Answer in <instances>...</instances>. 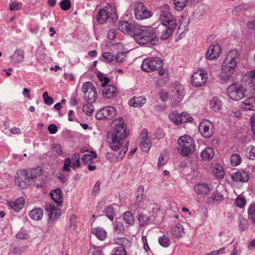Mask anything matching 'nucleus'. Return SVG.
I'll list each match as a JSON object with an SVG mask.
<instances>
[{
  "instance_id": "20e7f679",
  "label": "nucleus",
  "mask_w": 255,
  "mask_h": 255,
  "mask_svg": "<svg viewBox=\"0 0 255 255\" xmlns=\"http://www.w3.org/2000/svg\"><path fill=\"white\" fill-rule=\"evenodd\" d=\"M178 150L183 156H188L192 153L195 149L194 141L188 135H184L178 139Z\"/></svg>"
},
{
  "instance_id": "49530a36",
  "label": "nucleus",
  "mask_w": 255,
  "mask_h": 255,
  "mask_svg": "<svg viewBox=\"0 0 255 255\" xmlns=\"http://www.w3.org/2000/svg\"><path fill=\"white\" fill-rule=\"evenodd\" d=\"M246 156L250 159H255V146H251L247 149Z\"/></svg>"
},
{
  "instance_id": "c756f323",
  "label": "nucleus",
  "mask_w": 255,
  "mask_h": 255,
  "mask_svg": "<svg viewBox=\"0 0 255 255\" xmlns=\"http://www.w3.org/2000/svg\"><path fill=\"white\" fill-rule=\"evenodd\" d=\"M214 151L212 148L207 147L201 153V157L204 160H210L213 158Z\"/></svg>"
},
{
  "instance_id": "052dcab7",
  "label": "nucleus",
  "mask_w": 255,
  "mask_h": 255,
  "mask_svg": "<svg viewBox=\"0 0 255 255\" xmlns=\"http://www.w3.org/2000/svg\"><path fill=\"white\" fill-rule=\"evenodd\" d=\"M98 78L99 80L102 82L101 86L103 87H105L110 82V79L103 75H99Z\"/></svg>"
},
{
  "instance_id": "c85d7f7f",
  "label": "nucleus",
  "mask_w": 255,
  "mask_h": 255,
  "mask_svg": "<svg viewBox=\"0 0 255 255\" xmlns=\"http://www.w3.org/2000/svg\"><path fill=\"white\" fill-rule=\"evenodd\" d=\"M29 216L34 220H40L43 216V211L41 208L34 209L29 212Z\"/></svg>"
},
{
  "instance_id": "9b49d317",
  "label": "nucleus",
  "mask_w": 255,
  "mask_h": 255,
  "mask_svg": "<svg viewBox=\"0 0 255 255\" xmlns=\"http://www.w3.org/2000/svg\"><path fill=\"white\" fill-rule=\"evenodd\" d=\"M207 79V72L204 70L199 69L192 75L191 84L195 87H200L206 84Z\"/></svg>"
},
{
  "instance_id": "4468645a",
  "label": "nucleus",
  "mask_w": 255,
  "mask_h": 255,
  "mask_svg": "<svg viewBox=\"0 0 255 255\" xmlns=\"http://www.w3.org/2000/svg\"><path fill=\"white\" fill-rule=\"evenodd\" d=\"M117 112L116 109L112 106L106 107L101 109L97 114L96 117L98 119L102 118L107 119H112L116 115Z\"/></svg>"
},
{
  "instance_id": "680f3d73",
  "label": "nucleus",
  "mask_w": 255,
  "mask_h": 255,
  "mask_svg": "<svg viewBox=\"0 0 255 255\" xmlns=\"http://www.w3.org/2000/svg\"><path fill=\"white\" fill-rule=\"evenodd\" d=\"M115 230L118 233H123L125 231V226L124 224L120 222H116Z\"/></svg>"
},
{
  "instance_id": "a211bd4d",
  "label": "nucleus",
  "mask_w": 255,
  "mask_h": 255,
  "mask_svg": "<svg viewBox=\"0 0 255 255\" xmlns=\"http://www.w3.org/2000/svg\"><path fill=\"white\" fill-rule=\"evenodd\" d=\"M220 46L218 44L212 45L209 47L206 55V57L209 60L216 59L221 53Z\"/></svg>"
},
{
  "instance_id": "412c9836",
  "label": "nucleus",
  "mask_w": 255,
  "mask_h": 255,
  "mask_svg": "<svg viewBox=\"0 0 255 255\" xmlns=\"http://www.w3.org/2000/svg\"><path fill=\"white\" fill-rule=\"evenodd\" d=\"M24 57V52L20 49H16L12 56L10 57L11 62L13 64H16L23 62Z\"/></svg>"
},
{
  "instance_id": "0e129e2a",
  "label": "nucleus",
  "mask_w": 255,
  "mask_h": 255,
  "mask_svg": "<svg viewBox=\"0 0 255 255\" xmlns=\"http://www.w3.org/2000/svg\"><path fill=\"white\" fill-rule=\"evenodd\" d=\"M224 199L223 195L221 193H217L212 197V201L214 203L219 202Z\"/></svg>"
},
{
  "instance_id": "f3484780",
  "label": "nucleus",
  "mask_w": 255,
  "mask_h": 255,
  "mask_svg": "<svg viewBox=\"0 0 255 255\" xmlns=\"http://www.w3.org/2000/svg\"><path fill=\"white\" fill-rule=\"evenodd\" d=\"M136 27V26L131 25L128 21H121L119 24V30L125 34H127L132 36Z\"/></svg>"
},
{
  "instance_id": "f03ea898",
  "label": "nucleus",
  "mask_w": 255,
  "mask_h": 255,
  "mask_svg": "<svg viewBox=\"0 0 255 255\" xmlns=\"http://www.w3.org/2000/svg\"><path fill=\"white\" fill-rule=\"evenodd\" d=\"M240 60V53L237 50L234 49L229 51L222 65V80L226 81L231 79Z\"/></svg>"
},
{
  "instance_id": "de8ad7c7",
  "label": "nucleus",
  "mask_w": 255,
  "mask_h": 255,
  "mask_svg": "<svg viewBox=\"0 0 255 255\" xmlns=\"http://www.w3.org/2000/svg\"><path fill=\"white\" fill-rule=\"evenodd\" d=\"M158 242L160 245L163 247H168L170 245V241L166 236L159 237Z\"/></svg>"
},
{
  "instance_id": "e2e57ef3",
  "label": "nucleus",
  "mask_w": 255,
  "mask_h": 255,
  "mask_svg": "<svg viewBox=\"0 0 255 255\" xmlns=\"http://www.w3.org/2000/svg\"><path fill=\"white\" fill-rule=\"evenodd\" d=\"M103 58L105 59V62H110L113 60L114 56L110 52H104L103 54Z\"/></svg>"
},
{
  "instance_id": "6e6d98bb",
  "label": "nucleus",
  "mask_w": 255,
  "mask_h": 255,
  "mask_svg": "<svg viewBox=\"0 0 255 255\" xmlns=\"http://www.w3.org/2000/svg\"><path fill=\"white\" fill-rule=\"evenodd\" d=\"M112 255H127L126 249L122 247H118L114 249Z\"/></svg>"
},
{
  "instance_id": "4c0bfd02",
  "label": "nucleus",
  "mask_w": 255,
  "mask_h": 255,
  "mask_svg": "<svg viewBox=\"0 0 255 255\" xmlns=\"http://www.w3.org/2000/svg\"><path fill=\"white\" fill-rule=\"evenodd\" d=\"M97 156V153L94 151H91L90 153L84 154L82 157V160L85 164L91 163V161L95 159Z\"/></svg>"
},
{
  "instance_id": "dca6fc26",
  "label": "nucleus",
  "mask_w": 255,
  "mask_h": 255,
  "mask_svg": "<svg viewBox=\"0 0 255 255\" xmlns=\"http://www.w3.org/2000/svg\"><path fill=\"white\" fill-rule=\"evenodd\" d=\"M14 183L15 185L21 188H25L30 183L31 180H33L36 176H15Z\"/></svg>"
},
{
  "instance_id": "8fccbe9b",
  "label": "nucleus",
  "mask_w": 255,
  "mask_h": 255,
  "mask_svg": "<svg viewBox=\"0 0 255 255\" xmlns=\"http://www.w3.org/2000/svg\"><path fill=\"white\" fill-rule=\"evenodd\" d=\"M60 8L64 11L69 10L71 6V3L70 0H62L60 2Z\"/></svg>"
},
{
  "instance_id": "09e8293b",
  "label": "nucleus",
  "mask_w": 255,
  "mask_h": 255,
  "mask_svg": "<svg viewBox=\"0 0 255 255\" xmlns=\"http://www.w3.org/2000/svg\"><path fill=\"white\" fill-rule=\"evenodd\" d=\"M90 103L84 105L82 108L83 111L88 116L91 115L94 110L93 106Z\"/></svg>"
},
{
  "instance_id": "ddd939ff",
  "label": "nucleus",
  "mask_w": 255,
  "mask_h": 255,
  "mask_svg": "<svg viewBox=\"0 0 255 255\" xmlns=\"http://www.w3.org/2000/svg\"><path fill=\"white\" fill-rule=\"evenodd\" d=\"M80 156L79 153H75L72 156L71 158H66L64 160L63 170L69 172L70 171V167L74 169L79 167L80 165Z\"/></svg>"
},
{
  "instance_id": "864d4df0",
  "label": "nucleus",
  "mask_w": 255,
  "mask_h": 255,
  "mask_svg": "<svg viewBox=\"0 0 255 255\" xmlns=\"http://www.w3.org/2000/svg\"><path fill=\"white\" fill-rule=\"evenodd\" d=\"M144 193V187L143 186H140L138 188L136 192V201L140 202L142 199V196Z\"/></svg>"
},
{
  "instance_id": "cd10ccee",
  "label": "nucleus",
  "mask_w": 255,
  "mask_h": 255,
  "mask_svg": "<svg viewBox=\"0 0 255 255\" xmlns=\"http://www.w3.org/2000/svg\"><path fill=\"white\" fill-rule=\"evenodd\" d=\"M242 107L246 110L255 111V97L246 100L244 102Z\"/></svg>"
},
{
  "instance_id": "0eeeda50",
  "label": "nucleus",
  "mask_w": 255,
  "mask_h": 255,
  "mask_svg": "<svg viewBox=\"0 0 255 255\" xmlns=\"http://www.w3.org/2000/svg\"><path fill=\"white\" fill-rule=\"evenodd\" d=\"M227 92L231 99L239 101L245 97L246 91L242 86L233 84L228 87Z\"/></svg>"
},
{
  "instance_id": "4be33fe9",
  "label": "nucleus",
  "mask_w": 255,
  "mask_h": 255,
  "mask_svg": "<svg viewBox=\"0 0 255 255\" xmlns=\"http://www.w3.org/2000/svg\"><path fill=\"white\" fill-rule=\"evenodd\" d=\"M50 195L55 203L59 206H61L63 203V194L60 188H57L50 192Z\"/></svg>"
},
{
  "instance_id": "a19ab883",
  "label": "nucleus",
  "mask_w": 255,
  "mask_h": 255,
  "mask_svg": "<svg viewBox=\"0 0 255 255\" xmlns=\"http://www.w3.org/2000/svg\"><path fill=\"white\" fill-rule=\"evenodd\" d=\"M169 120L176 125L181 124V119H180V114L174 111L169 115Z\"/></svg>"
},
{
  "instance_id": "72a5a7b5",
  "label": "nucleus",
  "mask_w": 255,
  "mask_h": 255,
  "mask_svg": "<svg viewBox=\"0 0 255 255\" xmlns=\"http://www.w3.org/2000/svg\"><path fill=\"white\" fill-rule=\"evenodd\" d=\"M123 218L126 223L129 226L133 225L135 219L133 215L129 211L125 212L123 215Z\"/></svg>"
},
{
  "instance_id": "423d86ee",
  "label": "nucleus",
  "mask_w": 255,
  "mask_h": 255,
  "mask_svg": "<svg viewBox=\"0 0 255 255\" xmlns=\"http://www.w3.org/2000/svg\"><path fill=\"white\" fill-rule=\"evenodd\" d=\"M163 65V61L160 58L153 57L144 59L141 68L144 71L151 72L162 68Z\"/></svg>"
},
{
  "instance_id": "603ef678",
  "label": "nucleus",
  "mask_w": 255,
  "mask_h": 255,
  "mask_svg": "<svg viewBox=\"0 0 255 255\" xmlns=\"http://www.w3.org/2000/svg\"><path fill=\"white\" fill-rule=\"evenodd\" d=\"M127 52H119L115 56L116 62L121 63L123 62L127 57Z\"/></svg>"
},
{
  "instance_id": "393cba45",
  "label": "nucleus",
  "mask_w": 255,
  "mask_h": 255,
  "mask_svg": "<svg viewBox=\"0 0 255 255\" xmlns=\"http://www.w3.org/2000/svg\"><path fill=\"white\" fill-rule=\"evenodd\" d=\"M104 87L103 96L105 98L111 99L117 95V90L115 86L109 85Z\"/></svg>"
},
{
  "instance_id": "7c9ffc66",
  "label": "nucleus",
  "mask_w": 255,
  "mask_h": 255,
  "mask_svg": "<svg viewBox=\"0 0 255 255\" xmlns=\"http://www.w3.org/2000/svg\"><path fill=\"white\" fill-rule=\"evenodd\" d=\"M109 18V15L105 9L101 8L97 15V21L99 24H104Z\"/></svg>"
},
{
  "instance_id": "338daca9",
  "label": "nucleus",
  "mask_w": 255,
  "mask_h": 255,
  "mask_svg": "<svg viewBox=\"0 0 255 255\" xmlns=\"http://www.w3.org/2000/svg\"><path fill=\"white\" fill-rule=\"evenodd\" d=\"M49 132L51 134H55L57 132V127L53 124H50L48 128Z\"/></svg>"
},
{
  "instance_id": "1a4fd4ad",
  "label": "nucleus",
  "mask_w": 255,
  "mask_h": 255,
  "mask_svg": "<svg viewBox=\"0 0 255 255\" xmlns=\"http://www.w3.org/2000/svg\"><path fill=\"white\" fill-rule=\"evenodd\" d=\"M157 23H155L153 25V31L156 37H160L161 40L167 39L171 35L172 33L175 29L169 27H166L165 25H157Z\"/></svg>"
},
{
  "instance_id": "39448f33",
  "label": "nucleus",
  "mask_w": 255,
  "mask_h": 255,
  "mask_svg": "<svg viewBox=\"0 0 255 255\" xmlns=\"http://www.w3.org/2000/svg\"><path fill=\"white\" fill-rule=\"evenodd\" d=\"M169 6L165 4L162 10L160 18L158 20L159 25H165L166 27H169L175 29L177 26L176 18L169 12Z\"/></svg>"
},
{
  "instance_id": "6ab92c4d",
  "label": "nucleus",
  "mask_w": 255,
  "mask_h": 255,
  "mask_svg": "<svg viewBox=\"0 0 255 255\" xmlns=\"http://www.w3.org/2000/svg\"><path fill=\"white\" fill-rule=\"evenodd\" d=\"M16 174L20 175H41L42 174L41 167L37 166L30 169H21L17 171Z\"/></svg>"
},
{
  "instance_id": "f257e3e1",
  "label": "nucleus",
  "mask_w": 255,
  "mask_h": 255,
  "mask_svg": "<svg viewBox=\"0 0 255 255\" xmlns=\"http://www.w3.org/2000/svg\"><path fill=\"white\" fill-rule=\"evenodd\" d=\"M127 136V125L124 119L119 118L114 120L112 123V130L108 134V141L112 150L119 149Z\"/></svg>"
},
{
  "instance_id": "774afa93",
  "label": "nucleus",
  "mask_w": 255,
  "mask_h": 255,
  "mask_svg": "<svg viewBox=\"0 0 255 255\" xmlns=\"http://www.w3.org/2000/svg\"><path fill=\"white\" fill-rule=\"evenodd\" d=\"M160 99L163 102H166L168 98V94L164 91H161L159 93Z\"/></svg>"
},
{
  "instance_id": "bf43d9fd",
  "label": "nucleus",
  "mask_w": 255,
  "mask_h": 255,
  "mask_svg": "<svg viewBox=\"0 0 255 255\" xmlns=\"http://www.w3.org/2000/svg\"><path fill=\"white\" fill-rule=\"evenodd\" d=\"M250 169V167H247L245 169H241V170L237 171V172L233 173L231 175L237 176V175H242L243 174L249 175Z\"/></svg>"
},
{
  "instance_id": "37998d69",
  "label": "nucleus",
  "mask_w": 255,
  "mask_h": 255,
  "mask_svg": "<svg viewBox=\"0 0 255 255\" xmlns=\"http://www.w3.org/2000/svg\"><path fill=\"white\" fill-rule=\"evenodd\" d=\"M188 2L187 0H174L175 8L177 11H180L186 6Z\"/></svg>"
},
{
  "instance_id": "f8f14e48",
  "label": "nucleus",
  "mask_w": 255,
  "mask_h": 255,
  "mask_svg": "<svg viewBox=\"0 0 255 255\" xmlns=\"http://www.w3.org/2000/svg\"><path fill=\"white\" fill-rule=\"evenodd\" d=\"M213 124L208 120H203L199 126V131L201 135L206 138H209L213 134Z\"/></svg>"
},
{
  "instance_id": "2f4dec72",
  "label": "nucleus",
  "mask_w": 255,
  "mask_h": 255,
  "mask_svg": "<svg viewBox=\"0 0 255 255\" xmlns=\"http://www.w3.org/2000/svg\"><path fill=\"white\" fill-rule=\"evenodd\" d=\"M238 223L240 232H243L248 230L249 226V223L247 220L242 216H239L238 220Z\"/></svg>"
},
{
  "instance_id": "58836bf2",
  "label": "nucleus",
  "mask_w": 255,
  "mask_h": 255,
  "mask_svg": "<svg viewBox=\"0 0 255 255\" xmlns=\"http://www.w3.org/2000/svg\"><path fill=\"white\" fill-rule=\"evenodd\" d=\"M212 171L215 175H224L225 174L223 166L219 164H215L213 165Z\"/></svg>"
},
{
  "instance_id": "69168bd1",
  "label": "nucleus",
  "mask_w": 255,
  "mask_h": 255,
  "mask_svg": "<svg viewBox=\"0 0 255 255\" xmlns=\"http://www.w3.org/2000/svg\"><path fill=\"white\" fill-rule=\"evenodd\" d=\"M158 74L161 76H164V80L162 83L165 84L167 81V71L165 69H160L158 71Z\"/></svg>"
},
{
  "instance_id": "7ed1b4c3",
  "label": "nucleus",
  "mask_w": 255,
  "mask_h": 255,
  "mask_svg": "<svg viewBox=\"0 0 255 255\" xmlns=\"http://www.w3.org/2000/svg\"><path fill=\"white\" fill-rule=\"evenodd\" d=\"M134 40L139 44L144 45L155 41V35L153 27L136 26L132 35Z\"/></svg>"
},
{
  "instance_id": "4d7b16f0",
  "label": "nucleus",
  "mask_w": 255,
  "mask_h": 255,
  "mask_svg": "<svg viewBox=\"0 0 255 255\" xmlns=\"http://www.w3.org/2000/svg\"><path fill=\"white\" fill-rule=\"evenodd\" d=\"M232 181L234 182L240 181L241 182H246L249 179V176H231Z\"/></svg>"
},
{
  "instance_id": "ea45409f",
  "label": "nucleus",
  "mask_w": 255,
  "mask_h": 255,
  "mask_svg": "<svg viewBox=\"0 0 255 255\" xmlns=\"http://www.w3.org/2000/svg\"><path fill=\"white\" fill-rule=\"evenodd\" d=\"M139 225L140 226H145L150 223L149 217L148 215L141 213L138 217Z\"/></svg>"
},
{
  "instance_id": "bb28decb",
  "label": "nucleus",
  "mask_w": 255,
  "mask_h": 255,
  "mask_svg": "<svg viewBox=\"0 0 255 255\" xmlns=\"http://www.w3.org/2000/svg\"><path fill=\"white\" fill-rule=\"evenodd\" d=\"M146 102V99L141 97H135L130 99L128 104L130 106L134 107H140L142 106Z\"/></svg>"
},
{
  "instance_id": "6e6552de",
  "label": "nucleus",
  "mask_w": 255,
  "mask_h": 255,
  "mask_svg": "<svg viewBox=\"0 0 255 255\" xmlns=\"http://www.w3.org/2000/svg\"><path fill=\"white\" fill-rule=\"evenodd\" d=\"M82 91L85 100L90 103H93L96 100L97 90L92 82H85L83 84Z\"/></svg>"
},
{
  "instance_id": "9d476101",
  "label": "nucleus",
  "mask_w": 255,
  "mask_h": 255,
  "mask_svg": "<svg viewBox=\"0 0 255 255\" xmlns=\"http://www.w3.org/2000/svg\"><path fill=\"white\" fill-rule=\"evenodd\" d=\"M134 15L138 20L148 18L152 15V12L148 10L147 7L141 2H136L134 6Z\"/></svg>"
},
{
  "instance_id": "aec40b11",
  "label": "nucleus",
  "mask_w": 255,
  "mask_h": 255,
  "mask_svg": "<svg viewBox=\"0 0 255 255\" xmlns=\"http://www.w3.org/2000/svg\"><path fill=\"white\" fill-rule=\"evenodd\" d=\"M147 130L145 129H143L141 132V148L143 151H147L151 147V142L149 139L147 138Z\"/></svg>"
},
{
  "instance_id": "13d9d810",
  "label": "nucleus",
  "mask_w": 255,
  "mask_h": 255,
  "mask_svg": "<svg viewBox=\"0 0 255 255\" xmlns=\"http://www.w3.org/2000/svg\"><path fill=\"white\" fill-rule=\"evenodd\" d=\"M180 119H182V121H181V124L186 122H189L193 120L192 117H189L187 114L184 113L180 114Z\"/></svg>"
},
{
  "instance_id": "f704fd0d",
  "label": "nucleus",
  "mask_w": 255,
  "mask_h": 255,
  "mask_svg": "<svg viewBox=\"0 0 255 255\" xmlns=\"http://www.w3.org/2000/svg\"><path fill=\"white\" fill-rule=\"evenodd\" d=\"M222 107L221 101L218 97H214L210 101V107L215 111H219Z\"/></svg>"
},
{
  "instance_id": "e433bc0d",
  "label": "nucleus",
  "mask_w": 255,
  "mask_h": 255,
  "mask_svg": "<svg viewBox=\"0 0 255 255\" xmlns=\"http://www.w3.org/2000/svg\"><path fill=\"white\" fill-rule=\"evenodd\" d=\"M115 243L120 245L126 249V248L130 247L131 242L129 240L126 238H117L115 239Z\"/></svg>"
},
{
  "instance_id": "5701e85b",
  "label": "nucleus",
  "mask_w": 255,
  "mask_h": 255,
  "mask_svg": "<svg viewBox=\"0 0 255 255\" xmlns=\"http://www.w3.org/2000/svg\"><path fill=\"white\" fill-rule=\"evenodd\" d=\"M24 203L25 199L23 197H19L15 201L9 202L8 205L14 211L18 212L23 208Z\"/></svg>"
},
{
  "instance_id": "c03bdc74",
  "label": "nucleus",
  "mask_w": 255,
  "mask_h": 255,
  "mask_svg": "<svg viewBox=\"0 0 255 255\" xmlns=\"http://www.w3.org/2000/svg\"><path fill=\"white\" fill-rule=\"evenodd\" d=\"M230 162L232 166H238L241 163L242 158L239 154L234 153L231 157Z\"/></svg>"
},
{
  "instance_id": "5fc2aeb1",
  "label": "nucleus",
  "mask_w": 255,
  "mask_h": 255,
  "mask_svg": "<svg viewBox=\"0 0 255 255\" xmlns=\"http://www.w3.org/2000/svg\"><path fill=\"white\" fill-rule=\"evenodd\" d=\"M43 99L45 104L48 105H51L53 103V99L52 97L48 96V94L47 92H45L43 93Z\"/></svg>"
},
{
  "instance_id": "c9c22d12",
  "label": "nucleus",
  "mask_w": 255,
  "mask_h": 255,
  "mask_svg": "<svg viewBox=\"0 0 255 255\" xmlns=\"http://www.w3.org/2000/svg\"><path fill=\"white\" fill-rule=\"evenodd\" d=\"M171 234L176 238L181 237L184 234L183 226L180 223H177L172 229Z\"/></svg>"
},
{
  "instance_id": "b1692460",
  "label": "nucleus",
  "mask_w": 255,
  "mask_h": 255,
  "mask_svg": "<svg viewBox=\"0 0 255 255\" xmlns=\"http://www.w3.org/2000/svg\"><path fill=\"white\" fill-rule=\"evenodd\" d=\"M194 189L197 194H208L211 192V187L207 183H198L194 186Z\"/></svg>"
},
{
  "instance_id": "473e14b6",
  "label": "nucleus",
  "mask_w": 255,
  "mask_h": 255,
  "mask_svg": "<svg viewBox=\"0 0 255 255\" xmlns=\"http://www.w3.org/2000/svg\"><path fill=\"white\" fill-rule=\"evenodd\" d=\"M92 233L100 240H104L106 238V232L102 228H95L92 229Z\"/></svg>"
},
{
  "instance_id": "3c124183",
  "label": "nucleus",
  "mask_w": 255,
  "mask_h": 255,
  "mask_svg": "<svg viewBox=\"0 0 255 255\" xmlns=\"http://www.w3.org/2000/svg\"><path fill=\"white\" fill-rule=\"evenodd\" d=\"M235 204L237 207L243 208L246 204L245 198L241 196H239L235 201Z\"/></svg>"
},
{
  "instance_id": "2eb2a0df",
  "label": "nucleus",
  "mask_w": 255,
  "mask_h": 255,
  "mask_svg": "<svg viewBox=\"0 0 255 255\" xmlns=\"http://www.w3.org/2000/svg\"><path fill=\"white\" fill-rule=\"evenodd\" d=\"M45 208L48 213L49 219L51 220H55L61 215L60 210L51 203H46Z\"/></svg>"
},
{
  "instance_id": "a878e982",
  "label": "nucleus",
  "mask_w": 255,
  "mask_h": 255,
  "mask_svg": "<svg viewBox=\"0 0 255 255\" xmlns=\"http://www.w3.org/2000/svg\"><path fill=\"white\" fill-rule=\"evenodd\" d=\"M174 93V97L177 102H179L183 97L184 90L183 86L179 84H176L172 90Z\"/></svg>"
},
{
  "instance_id": "a18cd8bd",
  "label": "nucleus",
  "mask_w": 255,
  "mask_h": 255,
  "mask_svg": "<svg viewBox=\"0 0 255 255\" xmlns=\"http://www.w3.org/2000/svg\"><path fill=\"white\" fill-rule=\"evenodd\" d=\"M106 214L108 218L113 221L115 216V210L113 205H110L106 210Z\"/></svg>"
},
{
  "instance_id": "79ce46f5",
  "label": "nucleus",
  "mask_w": 255,
  "mask_h": 255,
  "mask_svg": "<svg viewBox=\"0 0 255 255\" xmlns=\"http://www.w3.org/2000/svg\"><path fill=\"white\" fill-rule=\"evenodd\" d=\"M249 219L255 223V203L251 204L248 210Z\"/></svg>"
}]
</instances>
